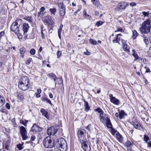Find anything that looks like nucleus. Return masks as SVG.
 <instances>
[{"label":"nucleus","instance_id":"nucleus-35","mask_svg":"<svg viewBox=\"0 0 151 151\" xmlns=\"http://www.w3.org/2000/svg\"><path fill=\"white\" fill-rule=\"evenodd\" d=\"M142 14L144 16V17H148V16L150 14V12L149 11L147 12L144 11L142 12Z\"/></svg>","mask_w":151,"mask_h":151},{"label":"nucleus","instance_id":"nucleus-63","mask_svg":"<svg viewBox=\"0 0 151 151\" xmlns=\"http://www.w3.org/2000/svg\"><path fill=\"white\" fill-rule=\"evenodd\" d=\"M37 93H40L41 92V90L40 88H38L37 89Z\"/></svg>","mask_w":151,"mask_h":151},{"label":"nucleus","instance_id":"nucleus-53","mask_svg":"<svg viewBox=\"0 0 151 151\" xmlns=\"http://www.w3.org/2000/svg\"><path fill=\"white\" fill-rule=\"evenodd\" d=\"M48 99V98H46L45 97H44L42 98V101H43L44 102H46V101H47V99Z\"/></svg>","mask_w":151,"mask_h":151},{"label":"nucleus","instance_id":"nucleus-31","mask_svg":"<svg viewBox=\"0 0 151 151\" xmlns=\"http://www.w3.org/2000/svg\"><path fill=\"white\" fill-rule=\"evenodd\" d=\"M84 106L85 107V111L86 112H88L90 109V107L89 106L88 103L87 102L85 103Z\"/></svg>","mask_w":151,"mask_h":151},{"label":"nucleus","instance_id":"nucleus-46","mask_svg":"<svg viewBox=\"0 0 151 151\" xmlns=\"http://www.w3.org/2000/svg\"><path fill=\"white\" fill-rule=\"evenodd\" d=\"M13 124V126L15 127L17 126V124L15 122V118H13L11 120Z\"/></svg>","mask_w":151,"mask_h":151},{"label":"nucleus","instance_id":"nucleus-49","mask_svg":"<svg viewBox=\"0 0 151 151\" xmlns=\"http://www.w3.org/2000/svg\"><path fill=\"white\" fill-rule=\"evenodd\" d=\"M22 145L21 144H19L17 145V147L19 149V150H21L22 149Z\"/></svg>","mask_w":151,"mask_h":151},{"label":"nucleus","instance_id":"nucleus-37","mask_svg":"<svg viewBox=\"0 0 151 151\" xmlns=\"http://www.w3.org/2000/svg\"><path fill=\"white\" fill-rule=\"evenodd\" d=\"M132 56L135 58L134 60H137L139 59V57L137 54L136 53H133Z\"/></svg>","mask_w":151,"mask_h":151},{"label":"nucleus","instance_id":"nucleus-28","mask_svg":"<svg viewBox=\"0 0 151 151\" xmlns=\"http://www.w3.org/2000/svg\"><path fill=\"white\" fill-rule=\"evenodd\" d=\"M123 48L124 49V51H125L126 52L128 53H129L130 52L129 50V46L127 45H124L123 46Z\"/></svg>","mask_w":151,"mask_h":151},{"label":"nucleus","instance_id":"nucleus-26","mask_svg":"<svg viewBox=\"0 0 151 151\" xmlns=\"http://www.w3.org/2000/svg\"><path fill=\"white\" fill-rule=\"evenodd\" d=\"M4 98L0 95V107L2 106L5 103Z\"/></svg>","mask_w":151,"mask_h":151},{"label":"nucleus","instance_id":"nucleus-61","mask_svg":"<svg viewBox=\"0 0 151 151\" xmlns=\"http://www.w3.org/2000/svg\"><path fill=\"white\" fill-rule=\"evenodd\" d=\"M21 33L19 32V34H18L17 36H18V38L19 39H21L22 37V36L20 34Z\"/></svg>","mask_w":151,"mask_h":151},{"label":"nucleus","instance_id":"nucleus-21","mask_svg":"<svg viewBox=\"0 0 151 151\" xmlns=\"http://www.w3.org/2000/svg\"><path fill=\"white\" fill-rule=\"evenodd\" d=\"M119 117L120 119H122L125 116H127V114L123 110L119 111Z\"/></svg>","mask_w":151,"mask_h":151},{"label":"nucleus","instance_id":"nucleus-59","mask_svg":"<svg viewBox=\"0 0 151 151\" xmlns=\"http://www.w3.org/2000/svg\"><path fill=\"white\" fill-rule=\"evenodd\" d=\"M46 102L48 103L50 105H52V103H51V101L48 99H47V101Z\"/></svg>","mask_w":151,"mask_h":151},{"label":"nucleus","instance_id":"nucleus-43","mask_svg":"<svg viewBox=\"0 0 151 151\" xmlns=\"http://www.w3.org/2000/svg\"><path fill=\"white\" fill-rule=\"evenodd\" d=\"M32 59L31 58H29L25 62V63L27 65H29L30 64Z\"/></svg>","mask_w":151,"mask_h":151},{"label":"nucleus","instance_id":"nucleus-52","mask_svg":"<svg viewBox=\"0 0 151 151\" xmlns=\"http://www.w3.org/2000/svg\"><path fill=\"white\" fill-rule=\"evenodd\" d=\"M122 46H123L124 45H127V44L125 41V40H124L123 39H122Z\"/></svg>","mask_w":151,"mask_h":151},{"label":"nucleus","instance_id":"nucleus-1","mask_svg":"<svg viewBox=\"0 0 151 151\" xmlns=\"http://www.w3.org/2000/svg\"><path fill=\"white\" fill-rule=\"evenodd\" d=\"M86 131L84 129H81L78 130L77 133L78 140L81 143V147L85 151H90L91 148L90 146H88V142L85 137V134Z\"/></svg>","mask_w":151,"mask_h":151},{"label":"nucleus","instance_id":"nucleus-10","mask_svg":"<svg viewBox=\"0 0 151 151\" xmlns=\"http://www.w3.org/2000/svg\"><path fill=\"white\" fill-rule=\"evenodd\" d=\"M43 21L45 23H46L48 25H52L54 23L52 20V19L51 17L49 15L45 17Z\"/></svg>","mask_w":151,"mask_h":151},{"label":"nucleus","instance_id":"nucleus-32","mask_svg":"<svg viewBox=\"0 0 151 151\" xmlns=\"http://www.w3.org/2000/svg\"><path fill=\"white\" fill-rule=\"evenodd\" d=\"M58 79H59V80L57 81V82H55V87H56L57 84H62L63 83V81L61 78H58Z\"/></svg>","mask_w":151,"mask_h":151},{"label":"nucleus","instance_id":"nucleus-7","mask_svg":"<svg viewBox=\"0 0 151 151\" xmlns=\"http://www.w3.org/2000/svg\"><path fill=\"white\" fill-rule=\"evenodd\" d=\"M58 5L59 7V13L60 15V17L62 20H63L64 17L65 15V6L64 5L63 3L58 2Z\"/></svg>","mask_w":151,"mask_h":151},{"label":"nucleus","instance_id":"nucleus-34","mask_svg":"<svg viewBox=\"0 0 151 151\" xmlns=\"http://www.w3.org/2000/svg\"><path fill=\"white\" fill-rule=\"evenodd\" d=\"M50 11L51 13L54 15L55 14V13L56 12V9L55 8H51L49 10Z\"/></svg>","mask_w":151,"mask_h":151},{"label":"nucleus","instance_id":"nucleus-14","mask_svg":"<svg viewBox=\"0 0 151 151\" xmlns=\"http://www.w3.org/2000/svg\"><path fill=\"white\" fill-rule=\"evenodd\" d=\"M109 118L108 116L104 113L102 114H99V119L101 122L102 123H104L105 121H106L107 119Z\"/></svg>","mask_w":151,"mask_h":151},{"label":"nucleus","instance_id":"nucleus-27","mask_svg":"<svg viewBox=\"0 0 151 151\" xmlns=\"http://www.w3.org/2000/svg\"><path fill=\"white\" fill-rule=\"evenodd\" d=\"M20 53L21 54V57L23 58L24 53L25 52V49L24 48H20L19 49Z\"/></svg>","mask_w":151,"mask_h":151},{"label":"nucleus","instance_id":"nucleus-6","mask_svg":"<svg viewBox=\"0 0 151 151\" xmlns=\"http://www.w3.org/2000/svg\"><path fill=\"white\" fill-rule=\"evenodd\" d=\"M55 141L52 140L50 137H46L43 141V143L44 147L46 148H54L55 145Z\"/></svg>","mask_w":151,"mask_h":151},{"label":"nucleus","instance_id":"nucleus-18","mask_svg":"<svg viewBox=\"0 0 151 151\" xmlns=\"http://www.w3.org/2000/svg\"><path fill=\"white\" fill-rule=\"evenodd\" d=\"M23 19L27 21L30 24L33 23V19L31 16H25Z\"/></svg>","mask_w":151,"mask_h":151},{"label":"nucleus","instance_id":"nucleus-16","mask_svg":"<svg viewBox=\"0 0 151 151\" xmlns=\"http://www.w3.org/2000/svg\"><path fill=\"white\" fill-rule=\"evenodd\" d=\"M110 101L112 103L116 105H119L120 104L119 100L115 97L112 96V98H110Z\"/></svg>","mask_w":151,"mask_h":151},{"label":"nucleus","instance_id":"nucleus-29","mask_svg":"<svg viewBox=\"0 0 151 151\" xmlns=\"http://www.w3.org/2000/svg\"><path fill=\"white\" fill-rule=\"evenodd\" d=\"M94 111L96 112H97L99 113V114H102L104 113L100 107H98L97 109H95Z\"/></svg>","mask_w":151,"mask_h":151},{"label":"nucleus","instance_id":"nucleus-23","mask_svg":"<svg viewBox=\"0 0 151 151\" xmlns=\"http://www.w3.org/2000/svg\"><path fill=\"white\" fill-rule=\"evenodd\" d=\"M83 17L86 19H91V17L90 15L87 13L86 12L85 10H84L83 12Z\"/></svg>","mask_w":151,"mask_h":151},{"label":"nucleus","instance_id":"nucleus-38","mask_svg":"<svg viewBox=\"0 0 151 151\" xmlns=\"http://www.w3.org/2000/svg\"><path fill=\"white\" fill-rule=\"evenodd\" d=\"M104 23V22L101 21H99L97 22L96 23V25L98 27L102 25Z\"/></svg>","mask_w":151,"mask_h":151},{"label":"nucleus","instance_id":"nucleus-5","mask_svg":"<svg viewBox=\"0 0 151 151\" xmlns=\"http://www.w3.org/2000/svg\"><path fill=\"white\" fill-rule=\"evenodd\" d=\"M22 23V20L21 19H17L11 25L10 27L11 30L14 32L18 35L19 34V27Z\"/></svg>","mask_w":151,"mask_h":151},{"label":"nucleus","instance_id":"nucleus-54","mask_svg":"<svg viewBox=\"0 0 151 151\" xmlns=\"http://www.w3.org/2000/svg\"><path fill=\"white\" fill-rule=\"evenodd\" d=\"M10 143V142L9 140H7L6 141L5 143V145L9 146Z\"/></svg>","mask_w":151,"mask_h":151},{"label":"nucleus","instance_id":"nucleus-58","mask_svg":"<svg viewBox=\"0 0 151 151\" xmlns=\"http://www.w3.org/2000/svg\"><path fill=\"white\" fill-rule=\"evenodd\" d=\"M45 10V8L44 6L42 7L40 9V11L42 12H43Z\"/></svg>","mask_w":151,"mask_h":151},{"label":"nucleus","instance_id":"nucleus-47","mask_svg":"<svg viewBox=\"0 0 151 151\" xmlns=\"http://www.w3.org/2000/svg\"><path fill=\"white\" fill-rule=\"evenodd\" d=\"M124 32V31L123 29H122L121 28L119 27L117 28V30L116 31H115V32Z\"/></svg>","mask_w":151,"mask_h":151},{"label":"nucleus","instance_id":"nucleus-12","mask_svg":"<svg viewBox=\"0 0 151 151\" xmlns=\"http://www.w3.org/2000/svg\"><path fill=\"white\" fill-rule=\"evenodd\" d=\"M29 28V26L28 24L24 23L23 24L22 30L23 31L24 35L25 36V37H27V33Z\"/></svg>","mask_w":151,"mask_h":151},{"label":"nucleus","instance_id":"nucleus-9","mask_svg":"<svg viewBox=\"0 0 151 151\" xmlns=\"http://www.w3.org/2000/svg\"><path fill=\"white\" fill-rule=\"evenodd\" d=\"M20 133L22 140H25L29 137L27 135V132L25 128L23 126L19 127Z\"/></svg>","mask_w":151,"mask_h":151},{"label":"nucleus","instance_id":"nucleus-19","mask_svg":"<svg viewBox=\"0 0 151 151\" xmlns=\"http://www.w3.org/2000/svg\"><path fill=\"white\" fill-rule=\"evenodd\" d=\"M116 136L118 141L120 142H122L123 141V137L122 135L120 134L119 132H117L116 133Z\"/></svg>","mask_w":151,"mask_h":151},{"label":"nucleus","instance_id":"nucleus-8","mask_svg":"<svg viewBox=\"0 0 151 151\" xmlns=\"http://www.w3.org/2000/svg\"><path fill=\"white\" fill-rule=\"evenodd\" d=\"M59 127L58 126L49 128L47 131V134L50 136L54 135L58 131Z\"/></svg>","mask_w":151,"mask_h":151},{"label":"nucleus","instance_id":"nucleus-30","mask_svg":"<svg viewBox=\"0 0 151 151\" xmlns=\"http://www.w3.org/2000/svg\"><path fill=\"white\" fill-rule=\"evenodd\" d=\"M138 35V34L136 30H134L132 31V38L134 40L136 39Z\"/></svg>","mask_w":151,"mask_h":151},{"label":"nucleus","instance_id":"nucleus-60","mask_svg":"<svg viewBox=\"0 0 151 151\" xmlns=\"http://www.w3.org/2000/svg\"><path fill=\"white\" fill-rule=\"evenodd\" d=\"M90 126L91 125L90 124H89L88 125V126L87 127L86 129H87L88 130V131H90L91 130L90 129Z\"/></svg>","mask_w":151,"mask_h":151},{"label":"nucleus","instance_id":"nucleus-4","mask_svg":"<svg viewBox=\"0 0 151 151\" xmlns=\"http://www.w3.org/2000/svg\"><path fill=\"white\" fill-rule=\"evenodd\" d=\"M151 26L149 20L144 21L142 24L139 30L142 34H147L150 32Z\"/></svg>","mask_w":151,"mask_h":151},{"label":"nucleus","instance_id":"nucleus-56","mask_svg":"<svg viewBox=\"0 0 151 151\" xmlns=\"http://www.w3.org/2000/svg\"><path fill=\"white\" fill-rule=\"evenodd\" d=\"M4 33L3 31H2L0 33V38H1L2 36H3L4 35Z\"/></svg>","mask_w":151,"mask_h":151},{"label":"nucleus","instance_id":"nucleus-36","mask_svg":"<svg viewBox=\"0 0 151 151\" xmlns=\"http://www.w3.org/2000/svg\"><path fill=\"white\" fill-rule=\"evenodd\" d=\"M89 42L90 43L93 45H96L97 44V42L96 41L92 39L91 38L89 39Z\"/></svg>","mask_w":151,"mask_h":151},{"label":"nucleus","instance_id":"nucleus-22","mask_svg":"<svg viewBox=\"0 0 151 151\" xmlns=\"http://www.w3.org/2000/svg\"><path fill=\"white\" fill-rule=\"evenodd\" d=\"M105 123L108 128H110L112 127V124L109 118L107 119Z\"/></svg>","mask_w":151,"mask_h":151},{"label":"nucleus","instance_id":"nucleus-51","mask_svg":"<svg viewBox=\"0 0 151 151\" xmlns=\"http://www.w3.org/2000/svg\"><path fill=\"white\" fill-rule=\"evenodd\" d=\"M6 107L7 109H10V104L8 103H6Z\"/></svg>","mask_w":151,"mask_h":151},{"label":"nucleus","instance_id":"nucleus-45","mask_svg":"<svg viewBox=\"0 0 151 151\" xmlns=\"http://www.w3.org/2000/svg\"><path fill=\"white\" fill-rule=\"evenodd\" d=\"M144 140L147 143L148 140H149V138L146 135H145L144 138Z\"/></svg>","mask_w":151,"mask_h":151},{"label":"nucleus","instance_id":"nucleus-57","mask_svg":"<svg viewBox=\"0 0 151 151\" xmlns=\"http://www.w3.org/2000/svg\"><path fill=\"white\" fill-rule=\"evenodd\" d=\"M130 5L132 6H136V4L134 2H132L130 3Z\"/></svg>","mask_w":151,"mask_h":151},{"label":"nucleus","instance_id":"nucleus-42","mask_svg":"<svg viewBox=\"0 0 151 151\" xmlns=\"http://www.w3.org/2000/svg\"><path fill=\"white\" fill-rule=\"evenodd\" d=\"M35 50L34 49H31L30 51V54L32 55H34L35 54Z\"/></svg>","mask_w":151,"mask_h":151},{"label":"nucleus","instance_id":"nucleus-33","mask_svg":"<svg viewBox=\"0 0 151 151\" xmlns=\"http://www.w3.org/2000/svg\"><path fill=\"white\" fill-rule=\"evenodd\" d=\"M48 76L51 79H53V78H56V75L52 73H49L48 74Z\"/></svg>","mask_w":151,"mask_h":151},{"label":"nucleus","instance_id":"nucleus-13","mask_svg":"<svg viewBox=\"0 0 151 151\" xmlns=\"http://www.w3.org/2000/svg\"><path fill=\"white\" fill-rule=\"evenodd\" d=\"M128 6V4L127 2L122 1L118 4L117 7L120 9H124Z\"/></svg>","mask_w":151,"mask_h":151},{"label":"nucleus","instance_id":"nucleus-50","mask_svg":"<svg viewBox=\"0 0 151 151\" xmlns=\"http://www.w3.org/2000/svg\"><path fill=\"white\" fill-rule=\"evenodd\" d=\"M84 54L86 55H90L91 53L90 52H88L87 50V51L86 52H84Z\"/></svg>","mask_w":151,"mask_h":151},{"label":"nucleus","instance_id":"nucleus-15","mask_svg":"<svg viewBox=\"0 0 151 151\" xmlns=\"http://www.w3.org/2000/svg\"><path fill=\"white\" fill-rule=\"evenodd\" d=\"M40 111L42 116H44L47 119H49L50 116L48 112L44 108H41L40 110Z\"/></svg>","mask_w":151,"mask_h":151},{"label":"nucleus","instance_id":"nucleus-11","mask_svg":"<svg viewBox=\"0 0 151 151\" xmlns=\"http://www.w3.org/2000/svg\"><path fill=\"white\" fill-rule=\"evenodd\" d=\"M42 128L34 124L31 127V131L34 132H38L41 131Z\"/></svg>","mask_w":151,"mask_h":151},{"label":"nucleus","instance_id":"nucleus-2","mask_svg":"<svg viewBox=\"0 0 151 151\" xmlns=\"http://www.w3.org/2000/svg\"><path fill=\"white\" fill-rule=\"evenodd\" d=\"M19 87L23 91L28 89L29 86V79L26 76H22L19 79L18 83Z\"/></svg>","mask_w":151,"mask_h":151},{"label":"nucleus","instance_id":"nucleus-17","mask_svg":"<svg viewBox=\"0 0 151 151\" xmlns=\"http://www.w3.org/2000/svg\"><path fill=\"white\" fill-rule=\"evenodd\" d=\"M131 124L136 129L140 130L142 128L140 124L138 122H132Z\"/></svg>","mask_w":151,"mask_h":151},{"label":"nucleus","instance_id":"nucleus-39","mask_svg":"<svg viewBox=\"0 0 151 151\" xmlns=\"http://www.w3.org/2000/svg\"><path fill=\"white\" fill-rule=\"evenodd\" d=\"M110 129H111V131L112 135H114L116 132L117 131L115 129L112 127L111 128H110Z\"/></svg>","mask_w":151,"mask_h":151},{"label":"nucleus","instance_id":"nucleus-24","mask_svg":"<svg viewBox=\"0 0 151 151\" xmlns=\"http://www.w3.org/2000/svg\"><path fill=\"white\" fill-rule=\"evenodd\" d=\"M17 96L18 99L20 100H22L24 98V96L23 93L22 92L18 93Z\"/></svg>","mask_w":151,"mask_h":151},{"label":"nucleus","instance_id":"nucleus-41","mask_svg":"<svg viewBox=\"0 0 151 151\" xmlns=\"http://www.w3.org/2000/svg\"><path fill=\"white\" fill-rule=\"evenodd\" d=\"M126 145L128 147H129L131 145H132V144L129 141H127L126 142Z\"/></svg>","mask_w":151,"mask_h":151},{"label":"nucleus","instance_id":"nucleus-44","mask_svg":"<svg viewBox=\"0 0 151 151\" xmlns=\"http://www.w3.org/2000/svg\"><path fill=\"white\" fill-rule=\"evenodd\" d=\"M57 58H60L61 57L62 55V52L58 50L57 51Z\"/></svg>","mask_w":151,"mask_h":151},{"label":"nucleus","instance_id":"nucleus-40","mask_svg":"<svg viewBox=\"0 0 151 151\" xmlns=\"http://www.w3.org/2000/svg\"><path fill=\"white\" fill-rule=\"evenodd\" d=\"M43 26H42L41 27V33L42 38V39H44L45 38V37L44 36V34L43 32Z\"/></svg>","mask_w":151,"mask_h":151},{"label":"nucleus","instance_id":"nucleus-20","mask_svg":"<svg viewBox=\"0 0 151 151\" xmlns=\"http://www.w3.org/2000/svg\"><path fill=\"white\" fill-rule=\"evenodd\" d=\"M91 1L93 2V4L97 8H100L101 6V5L100 4V2L99 0H91Z\"/></svg>","mask_w":151,"mask_h":151},{"label":"nucleus","instance_id":"nucleus-62","mask_svg":"<svg viewBox=\"0 0 151 151\" xmlns=\"http://www.w3.org/2000/svg\"><path fill=\"white\" fill-rule=\"evenodd\" d=\"M35 95L36 96L37 98H39L40 97V93H35Z\"/></svg>","mask_w":151,"mask_h":151},{"label":"nucleus","instance_id":"nucleus-48","mask_svg":"<svg viewBox=\"0 0 151 151\" xmlns=\"http://www.w3.org/2000/svg\"><path fill=\"white\" fill-rule=\"evenodd\" d=\"M115 39L113 40V42H115V43H117L118 42V37H116V36L115 37Z\"/></svg>","mask_w":151,"mask_h":151},{"label":"nucleus","instance_id":"nucleus-3","mask_svg":"<svg viewBox=\"0 0 151 151\" xmlns=\"http://www.w3.org/2000/svg\"><path fill=\"white\" fill-rule=\"evenodd\" d=\"M55 145L57 148L61 151H65L67 148L66 142L63 138H58Z\"/></svg>","mask_w":151,"mask_h":151},{"label":"nucleus","instance_id":"nucleus-25","mask_svg":"<svg viewBox=\"0 0 151 151\" xmlns=\"http://www.w3.org/2000/svg\"><path fill=\"white\" fill-rule=\"evenodd\" d=\"M143 39V41L145 43L146 45H147L149 44V41L147 38L144 35L142 36Z\"/></svg>","mask_w":151,"mask_h":151},{"label":"nucleus","instance_id":"nucleus-64","mask_svg":"<svg viewBox=\"0 0 151 151\" xmlns=\"http://www.w3.org/2000/svg\"><path fill=\"white\" fill-rule=\"evenodd\" d=\"M147 143L148 146L149 147H151V142H148Z\"/></svg>","mask_w":151,"mask_h":151},{"label":"nucleus","instance_id":"nucleus-55","mask_svg":"<svg viewBox=\"0 0 151 151\" xmlns=\"http://www.w3.org/2000/svg\"><path fill=\"white\" fill-rule=\"evenodd\" d=\"M36 137L34 135H32L31 137V139L30 141H34Z\"/></svg>","mask_w":151,"mask_h":151}]
</instances>
